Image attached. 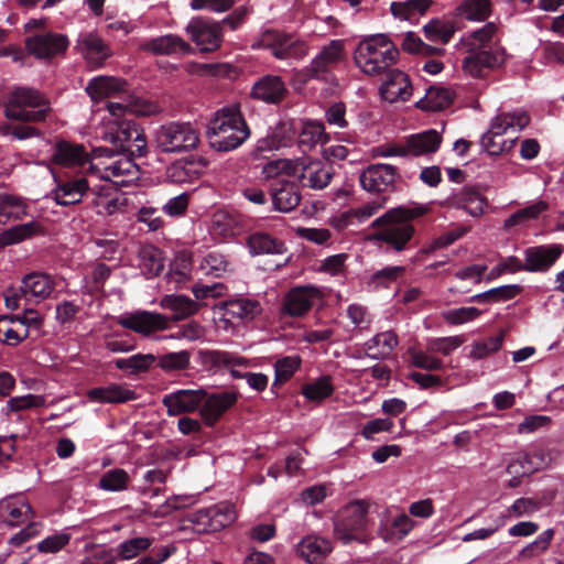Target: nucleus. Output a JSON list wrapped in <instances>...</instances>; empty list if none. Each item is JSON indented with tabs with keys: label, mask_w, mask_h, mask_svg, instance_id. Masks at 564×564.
Listing matches in <instances>:
<instances>
[{
	"label": "nucleus",
	"mask_w": 564,
	"mask_h": 564,
	"mask_svg": "<svg viewBox=\"0 0 564 564\" xmlns=\"http://www.w3.org/2000/svg\"><path fill=\"white\" fill-rule=\"evenodd\" d=\"M199 269L206 275L220 276L228 270V261L218 252H209L202 259Z\"/></svg>",
	"instance_id": "62"
},
{
	"label": "nucleus",
	"mask_w": 564,
	"mask_h": 564,
	"mask_svg": "<svg viewBox=\"0 0 564 564\" xmlns=\"http://www.w3.org/2000/svg\"><path fill=\"white\" fill-rule=\"evenodd\" d=\"M44 405L45 398L43 395L25 394L9 399L3 406V411L22 413V411Z\"/></svg>",
	"instance_id": "60"
},
{
	"label": "nucleus",
	"mask_w": 564,
	"mask_h": 564,
	"mask_svg": "<svg viewBox=\"0 0 564 564\" xmlns=\"http://www.w3.org/2000/svg\"><path fill=\"white\" fill-rule=\"evenodd\" d=\"M186 31L202 52H213L220 46L223 35L219 23L197 19L187 25Z\"/></svg>",
	"instance_id": "21"
},
{
	"label": "nucleus",
	"mask_w": 564,
	"mask_h": 564,
	"mask_svg": "<svg viewBox=\"0 0 564 564\" xmlns=\"http://www.w3.org/2000/svg\"><path fill=\"white\" fill-rule=\"evenodd\" d=\"M156 358L152 354H135L129 358L116 359L115 366L120 370H128L130 373L144 372L151 368Z\"/></svg>",
	"instance_id": "57"
},
{
	"label": "nucleus",
	"mask_w": 564,
	"mask_h": 564,
	"mask_svg": "<svg viewBox=\"0 0 564 564\" xmlns=\"http://www.w3.org/2000/svg\"><path fill=\"white\" fill-rule=\"evenodd\" d=\"M344 40H332L315 55L310 65L304 68L306 78L326 80L328 74L346 59Z\"/></svg>",
	"instance_id": "11"
},
{
	"label": "nucleus",
	"mask_w": 564,
	"mask_h": 564,
	"mask_svg": "<svg viewBox=\"0 0 564 564\" xmlns=\"http://www.w3.org/2000/svg\"><path fill=\"white\" fill-rule=\"evenodd\" d=\"M28 52L39 59H50L62 54L68 47V39L64 34L45 32L25 40Z\"/></svg>",
	"instance_id": "15"
},
{
	"label": "nucleus",
	"mask_w": 564,
	"mask_h": 564,
	"mask_svg": "<svg viewBox=\"0 0 564 564\" xmlns=\"http://www.w3.org/2000/svg\"><path fill=\"white\" fill-rule=\"evenodd\" d=\"M521 291V288L519 285H502L498 288L490 289L486 292L473 295L469 299V302H500V301H508L513 299L516 295H518Z\"/></svg>",
	"instance_id": "58"
},
{
	"label": "nucleus",
	"mask_w": 564,
	"mask_h": 564,
	"mask_svg": "<svg viewBox=\"0 0 564 564\" xmlns=\"http://www.w3.org/2000/svg\"><path fill=\"white\" fill-rule=\"evenodd\" d=\"M530 122L528 112L523 109L501 111L495 116L489 129L481 137V145L491 155H499L511 150L514 139H502L505 134H516Z\"/></svg>",
	"instance_id": "5"
},
{
	"label": "nucleus",
	"mask_w": 564,
	"mask_h": 564,
	"mask_svg": "<svg viewBox=\"0 0 564 564\" xmlns=\"http://www.w3.org/2000/svg\"><path fill=\"white\" fill-rule=\"evenodd\" d=\"M26 215V204L17 196L0 194V224L21 219Z\"/></svg>",
	"instance_id": "51"
},
{
	"label": "nucleus",
	"mask_w": 564,
	"mask_h": 564,
	"mask_svg": "<svg viewBox=\"0 0 564 564\" xmlns=\"http://www.w3.org/2000/svg\"><path fill=\"white\" fill-rule=\"evenodd\" d=\"M90 171L100 180L117 186H127L139 178V166L124 152L109 148L95 150Z\"/></svg>",
	"instance_id": "4"
},
{
	"label": "nucleus",
	"mask_w": 564,
	"mask_h": 564,
	"mask_svg": "<svg viewBox=\"0 0 564 564\" xmlns=\"http://www.w3.org/2000/svg\"><path fill=\"white\" fill-rule=\"evenodd\" d=\"M394 44L383 34L362 40L356 47V65L367 75H378L389 68L398 57Z\"/></svg>",
	"instance_id": "6"
},
{
	"label": "nucleus",
	"mask_w": 564,
	"mask_h": 564,
	"mask_svg": "<svg viewBox=\"0 0 564 564\" xmlns=\"http://www.w3.org/2000/svg\"><path fill=\"white\" fill-rule=\"evenodd\" d=\"M299 163L291 159H278L265 163L262 166V176L265 180L278 178L281 176H295Z\"/></svg>",
	"instance_id": "55"
},
{
	"label": "nucleus",
	"mask_w": 564,
	"mask_h": 564,
	"mask_svg": "<svg viewBox=\"0 0 564 564\" xmlns=\"http://www.w3.org/2000/svg\"><path fill=\"white\" fill-rule=\"evenodd\" d=\"M294 139V131L291 122L280 121L271 128L267 135L258 140L256 145L257 152H269L285 148L291 144Z\"/></svg>",
	"instance_id": "32"
},
{
	"label": "nucleus",
	"mask_w": 564,
	"mask_h": 564,
	"mask_svg": "<svg viewBox=\"0 0 564 564\" xmlns=\"http://www.w3.org/2000/svg\"><path fill=\"white\" fill-rule=\"evenodd\" d=\"M89 197L90 206L97 215L112 216L124 212L126 197L110 184L91 186Z\"/></svg>",
	"instance_id": "14"
},
{
	"label": "nucleus",
	"mask_w": 564,
	"mask_h": 564,
	"mask_svg": "<svg viewBox=\"0 0 564 564\" xmlns=\"http://www.w3.org/2000/svg\"><path fill=\"white\" fill-rule=\"evenodd\" d=\"M139 50L154 55H184L191 46L178 35L165 34L141 42Z\"/></svg>",
	"instance_id": "24"
},
{
	"label": "nucleus",
	"mask_w": 564,
	"mask_h": 564,
	"mask_svg": "<svg viewBox=\"0 0 564 564\" xmlns=\"http://www.w3.org/2000/svg\"><path fill=\"white\" fill-rule=\"evenodd\" d=\"M334 384L329 376H323L312 380L302 387V394L312 402H321L329 398L334 392Z\"/></svg>",
	"instance_id": "52"
},
{
	"label": "nucleus",
	"mask_w": 564,
	"mask_h": 564,
	"mask_svg": "<svg viewBox=\"0 0 564 564\" xmlns=\"http://www.w3.org/2000/svg\"><path fill=\"white\" fill-rule=\"evenodd\" d=\"M210 514L214 520V528L216 531L228 527L237 518L234 506L229 503H219L210 507Z\"/></svg>",
	"instance_id": "64"
},
{
	"label": "nucleus",
	"mask_w": 564,
	"mask_h": 564,
	"mask_svg": "<svg viewBox=\"0 0 564 564\" xmlns=\"http://www.w3.org/2000/svg\"><path fill=\"white\" fill-rule=\"evenodd\" d=\"M247 247L251 256L283 254L286 246L283 240L263 231H256L248 236Z\"/></svg>",
	"instance_id": "36"
},
{
	"label": "nucleus",
	"mask_w": 564,
	"mask_h": 564,
	"mask_svg": "<svg viewBox=\"0 0 564 564\" xmlns=\"http://www.w3.org/2000/svg\"><path fill=\"white\" fill-rule=\"evenodd\" d=\"M237 401V393L224 391L207 395L200 405V415L206 424L213 425Z\"/></svg>",
	"instance_id": "30"
},
{
	"label": "nucleus",
	"mask_w": 564,
	"mask_h": 564,
	"mask_svg": "<svg viewBox=\"0 0 564 564\" xmlns=\"http://www.w3.org/2000/svg\"><path fill=\"white\" fill-rule=\"evenodd\" d=\"M118 324L137 334L149 337L170 327V317L156 312L135 311L119 316Z\"/></svg>",
	"instance_id": "13"
},
{
	"label": "nucleus",
	"mask_w": 564,
	"mask_h": 564,
	"mask_svg": "<svg viewBox=\"0 0 564 564\" xmlns=\"http://www.w3.org/2000/svg\"><path fill=\"white\" fill-rule=\"evenodd\" d=\"M505 52L501 47L482 50L469 53L463 59V69L466 74L475 78L485 77L489 70L503 63Z\"/></svg>",
	"instance_id": "20"
},
{
	"label": "nucleus",
	"mask_w": 564,
	"mask_h": 564,
	"mask_svg": "<svg viewBox=\"0 0 564 564\" xmlns=\"http://www.w3.org/2000/svg\"><path fill=\"white\" fill-rule=\"evenodd\" d=\"M414 521L404 512L393 517L391 520L382 522L379 528V535L390 543H395L404 539L413 529Z\"/></svg>",
	"instance_id": "41"
},
{
	"label": "nucleus",
	"mask_w": 564,
	"mask_h": 564,
	"mask_svg": "<svg viewBox=\"0 0 564 564\" xmlns=\"http://www.w3.org/2000/svg\"><path fill=\"white\" fill-rule=\"evenodd\" d=\"M322 296L316 286L304 285L291 289L284 296L282 312L293 317L306 314Z\"/></svg>",
	"instance_id": "18"
},
{
	"label": "nucleus",
	"mask_w": 564,
	"mask_h": 564,
	"mask_svg": "<svg viewBox=\"0 0 564 564\" xmlns=\"http://www.w3.org/2000/svg\"><path fill=\"white\" fill-rule=\"evenodd\" d=\"M296 163L299 165L294 177H297L304 187L323 189L329 184L333 177L330 166L310 158L296 159Z\"/></svg>",
	"instance_id": "17"
},
{
	"label": "nucleus",
	"mask_w": 564,
	"mask_h": 564,
	"mask_svg": "<svg viewBox=\"0 0 564 564\" xmlns=\"http://www.w3.org/2000/svg\"><path fill=\"white\" fill-rule=\"evenodd\" d=\"M89 182L86 177H76L61 182L52 192L51 197L61 206L78 204L85 194H89Z\"/></svg>",
	"instance_id": "27"
},
{
	"label": "nucleus",
	"mask_w": 564,
	"mask_h": 564,
	"mask_svg": "<svg viewBox=\"0 0 564 564\" xmlns=\"http://www.w3.org/2000/svg\"><path fill=\"white\" fill-rule=\"evenodd\" d=\"M454 94L451 89L442 86H432L421 98L416 106L425 111H440L448 107L453 101Z\"/></svg>",
	"instance_id": "45"
},
{
	"label": "nucleus",
	"mask_w": 564,
	"mask_h": 564,
	"mask_svg": "<svg viewBox=\"0 0 564 564\" xmlns=\"http://www.w3.org/2000/svg\"><path fill=\"white\" fill-rule=\"evenodd\" d=\"M224 319L248 322L256 318L262 311L260 303L253 299L237 297L224 304Z\"/></svg>",
	"instance_id": "33"
},
{
	"label": "nucleus",
	"mask_w": 564,
	"mask_h": 564,
	"mask_svg": "<svg viewBox=\"0 0 564 564\" xmlns=\"http://www.w3.org/2000/svg\"><path fill=\"white\" fill-rule=\"evenodd\" d=\"M138 257L139 265L145 275L156 276L162 272L164 268V258L163 252L159 248L152 245L142 246L139 250Z\"/></svg>",
	"instance_id": "50"
},
{
	"label": "nucleus",
	"mask_w": 564,
	"mask_h": 564,
	"mask_svg": "<svg viewBox=\"0 0 564 564\" xmlns=\"http://www.w3.org/2000/svg\"><path fill=\"white\" fill-rule=\"evenodd\" d=\"M564 248L561 245H546L528 248L524 251L522 268L528 272H545L561 257Z\"/></svg>",
	"instance_id": "22"
},
{
	"label": "nucleus",
	"mask_w": 564,
	"mask_h": 564,
	"mask_svg": "<svg viewBox=\"0 0 564 564\" xmlns=\"http://www.w3.org/2000/svg\"><path fill=\"white\" fill-rule=\"evenodd\" d=\"M481 314V311L474 306L468 307H458L448 310L442 313V317L448 324L452 325H462L478 318Z\"/></svg>",
	"instance_id": "63"
},
{
	"label": "nucleus",
	"mask_w": 564,
	"mask_h": 564,
	"mask_svg": "<svg viewBox=\"0 0 564 564\" xmlns=\"http://www.w3.org/2000/svg\"><path fill=\"white\" fill-rule=\"evenodd\" d=\"M32 509L23 496H11L0 501V522L17 527L30 520Z\"/></svg>",
	"instance_id": "28"
},
{
	"label": "nucleus",
	"mask_w": 564,
	"mask_h": 564,
	"mask_svg": "<svg viewBox=\"0 0 564 564\" xmlns=\"http://www.w3.org/2000/svg\"><path fill=\"white\" fill-rule=\"evenodd\" d=\"M77 48L86 62L93 67L101 66L111 55L108 44L95 32L79 34Z\"/></svg>",
	"instance_id": "23"
},
{
	"label": "nucleus",
	"mask_w": 564,
	"mask_h": 564,
	"mask_svg": "<svg viewBox=\"0 0 564 564\" xmlns=\"http://www.w3.org/2000/svg\"><path fill=\"white\" fill-rule=\"evenodd\" d=\"M206 137L210 148L218 152L239 148L250 137L240 107L231 105L219 109L207 126Z\"/></svg>",
	"instance_id": "2"
},
{
	"label": "nucleus",
	"mask_w": 564,
	"mask_h": 564,
	"mask_svg": "<svg viewBox=\"0 0 564 564\" xmlns=\"http://www.w3.org/2000/svg\"><path fill=\"white\" fill-rule=\"evenodd\" d=\"M87 397L90 401L99 403H123L137 399L133 390L117 383L90 389Z\"/></svg>",
	"instance_id": "39"
},
{
	"label": "nucleus",
	"mask_w": 564,
	"mask_h": 564,
	"mask_svg": "<svg viewBox=\"0 0 564 564\" xmlns=\"http://www.w3.org/2000/svg\"><path fill=\"white\" fill-rule=\"evenodd\" d=\"M271 196L274 209L282 213L291 212L301 202L297 186L289 181L281 182L279 187H272Z\"/></svg>",
	"instance_id": "42"
},
{
	"label": "nucleus",
	"mask_w": 564,
	"mask_h": 564,
	"mask_svg": "<svg viewBox=\"0 0 564 564\" xmlns=\"http://www.w3.org/2000/svg\"><path fill=\"white\" fill-rule=\"evenodd\" d=\"M427 210L423 205L399 206L388 210L372 223V227L379 228L377 239L397 251L405 249L414 235V227L410 221L425 215Z\"/></svg>",
	"instance_id": "3"
},
{
	"label": "nucleus",
	"mask_w": 564,
	"mask_h": 564,
	"mask_svg": "<svg viewBox=\"0 0 564 564\" xmlns=\"http://www.w3.org/2000/svg\"><path fill=\"white\" fill-rule=\"evenodd\" d=\"M496 34L497 25L492 22H489L482 25L481 28L464 35L459 44L468 53L496 48L499 47L498 45L495 44Z\"/></svg>",
	"instance_id": "34"
},
{
	"label": "nucleus",
	"mask_w": 564,
	"mask_h": 564,
	"mask_svg": "<svg viewBox=\"0 0 564 564\" xmlns=\"http://www.w3.org/2000/svg\"><path fill=\"white\" fill-rule=\"evenodd\" d=\"M155 142L164 153H182L196 149L199 135L191 123L171 122L158 129Z\"/></svg>",
	"instance_id": "8"
},
{
	"label": "nucleus",
	"mask_w": 564,
	"mask_h": 564,
	"mask_svg": "<svg viewBox=\"0 0 564 564\" xmlns=\"http://www.w3.org/2000/svg\"><path fill=\"white\" fill-rule=\"evenodd\" d=\"M397 176V169L393 165L377 163L366 167L359 180L364 189L381 193L394 187Z\"/></svg>",
	"instance_id": "19"
},
{
	"label": "nucleus",
	"mask_w": 564,
	"mask_h": 564,
	"mask_svg": "<svg viewBox=\"0 0 564 564\" xmlns=\"http://www.w3.org/2000/svg\"><path fill=\"white\" fill-rule=\"evenodd\" d=\"M380 94L389 102L406 101L412 95L408 75L399 69L389 70L380 87Z\"/></svg>",
	"instance_id": "25"
},
{
	"label": "nucleus",
	"mask_w": 564,
	"mask_h": 564,
	"mask_svg": "<svg viewBox=\"0 0 564 564\" xmlns=\"http://www.w3.org/2000/svg\"><path fill=\"white\" fill-rule=\"evenodd\" d=\"M105 115L96 128L99 138L117 147V150L132 155L147 152L144 131L132 120L124 118V108L120 102L106 104Z\"/></svg>",
	"instance_id": "1"
},
{
	"label": "nucleus",
	"mask_w": 564,
	"mask_h": 564,
	"mask_svg": "<svg viewBox=\"0 0 564 564\" xmlns=\"http://www.w3.org/2000/svg\"><path fill=\"white\" fill-rule=\"evenodd\" d=\"M252 47H267L278 59H301L307 54V45L291 35L278 31H265Z\"/></svg>",
	"instance_id": "12"
},
{
	"label": "nucleus",
	"mask_w": 564,
	"mask_h": 564,
	"mask_svg": "<svg viewBox=\"0 0 564 564\" xmlns=\"http://www.w3.org/2000/svg\"><path fill=\"white\" fill-rule=\"evenodd\" d=\"M299 553L310 564H322L332 552V543L322 536L307 535L297 545Z\"/></svg>",
	"instance_id": "37"
},
{
	"label": "nucleus",
	"mask_w": 564,
	"mask_h": 564,
	"mask_svg": "<svg viewBox=\"0 0 564 564\" xmlns=\"http://www.w3.org/2000/svg\"><path fill=\"white\" fill-rule=\"evenodd\" d=\"M50 107L45 98L33 88L19 87L9 96L4 116L10 120L26 122L45 121Z\"/></svg>",
	"instance_id": "7"
},
{
	"label": "nucleus",
	"mask_w": 564,
	"mask_h": 564,
	"mask_svg": "<svg viewBox=\"0 0 564 564\" xmlns=\"http://www.w3.org/2000/svg\"><path fill=\"white\" fill-rule=\"evenodd\" d=\"M546 209L544 202H538L530 206H527L505 220V228H511L516 225L523 224L528 220L535 219L542 212Z\"/></svg>",
	"instance_id": "61"
},
{
	"label": "nucleus",
	"mask_w": 564,
	"mask_h": 564,
	"mask_svg": "<svg viewBox=\"0 0 564 564\" xmlns=\"http://www.w3.org/2000/svg\"><path fill=\"white\" fill-rule=\"evenodd\" d=\"M425 37L433 43L446 44L455 33V28L451 22H444L438 19L431 20L423 28Z\"/></svg>",
	"instance_id": "54"
},
{
	"label": "nucleus",
	"mask_w": 564,
	"mask_h": 564,
	"mask_svg": "<svg viewBox=\"0 0 564 564\" xmlns=\"http://www.w3.org/2000/svg\"><path fill=\"white\" fill-rule=\"evenodd\" d=\"M189 366L191 352L188 350L170 351L158 358V367L164 372L184 371Z\"/></svg>",
	"instance_id": "53"
},
{
	"label": "nucleus",
	"mask_w": 564,
	"mask_h": 564,
	"mask_svg": "<svg viewBox=\"0 0 564 564\" xmlns=\"http://www.w3.org/2000/svg\"><path fill=\"white\" fill-rule=\"evenodd\" d=\"M206 398L203 389H180L163 397L162 403L169 416L195 412Z\"/></svg>",
	"instance_id": "16"
},
{
	"label": "nucleus",
	"mask_w": 564,
	"mask_h": 564,
	"mask_svg": "<svg viewBox=\"0 0 564 564\" xmlns=\"http://www.w3.org/2000/svg\"><path fill=\"white\" fill-rule=\"evenodd\" d=\"M288 94L284 82L279 76L267 75L256 82L252 86L251 95L253 98L268 104H278L282 101Z\"/></svg>",
	"instance_id": "31"
},
{
	"label": "nucleus",
	"mask_w": 564,
	"mask_h": 564,
	"mask_svg": "<svg viewBox=\"0 0 564 564\" xmlns=\"http://www.w3.org/2000/svg\"><path fill=\"white\" fill-rule=\"evenodd\" d=\"M152 544V540L145 536L133 538L121 542L116 547V556L110 551L102 550L96 553L95 558L104 562V564H115L116 557L122 561H129L147 551Z\"/></svg>",
	"instance_id": "29"
},
{
	"label": "nucleus",
	"mask_w": 564,
	"mask_h": 564,
	"mask_svg": "<svg viewBox=\"0 0 564 564\" xmlns=\"http://www.w3.org/2000/svg\"><path fill=\"white\" fill-rule=\"evenodd\" d=\"M398 345V337L393 332L379 333L365 344L367 355L373 359L388 357Z\"/></svg>",
	"instance_id": "49"
},
{
	"label": "nucleus",
	"mask_w": 564,
	"mask_h": 564,
	"mask_svg": "<svg viewBox=\"0 0 564 564\" xmlns=\"http://www.w3.org/2000/svg\"><path fill=\"white\" fill-rule=\"evenodd\" d=\"M160 307L171 311L170 321L178 322L195 315L199 311V304L186 295L167 294L160 300Z\"/></svg>",
	"instance_id": "38"
},
{
	"label": "nucleus",
	"mask_w": 564,
	"mask_h": 564,
	"mask_svg": "<svg viewBox=\"0 0 564 564\" xmlns=\"http://www.w3.org/2000/svg\"><path fill=\"white\" fill-rule=\"evenodd\" d=\"M43 235H45V228L42 223L32 220L4 230L0 235V247L19 243L33 237Z\"/></svg>",
	"instance_id": "43"
},
{
	"label": "nucleus",
	"mask_w": 564,
	"mask_h": 564,
	"mask_svg": "<svg viewBox=\"0 0 564 564\" xmlns=\"http://www.w3.org/2000/svg\"><path fill=\"white\" fill-rule=\"evenodd\" d=\"M55 286V280L50 274L33 272L23 278L21 291L26 296L43 301L51 296Z\"/></svg>",
	"instance_id": "35"
},
{
	"label": "nucleus",
	"mask_w": 564,
	"mask_h": 564,
	"mask_svg": "<svg viewBox=\"0 0 564 564\" xmlns=\"http://www.w3.org/2000/svg\"><path fill=\"white\" fill-rule=\"evenodd\" d=\"M166 176L172 183H192L198 177L194 162L177 161L167 167Z\"/></svg>",
	"instance_id": "56"
},
{
	"label": "nucleus",
	"mask_w": 564,
	"mask_h": 564,
	"mask_svg": "<svg viewBox=\"0 0 564 564\" xmlns=\"http://www.w3.org/2000/svg\"><path fill=\"white\" fill-rule=\"evenodd\" d=\"M127 83L120 78L99 76L93 78L86 91L94 100L109 98L126 90Z\"/></svg>",
	"instance_id": "44"
},
{
	"label": "nucleus",
	"mask_w": 564,
	"mask_h": 564,
	"mask_svg": "<svg viewBox=\"0 0 564 564\" xmlns=\"http://www.w3.org/2000/svg\"><path fill=\"white\" fill-rule=\"evenodd\" d=\"M129 479L126 470L120 468L111 469L99 479V488L106 491H122L127 489Z\"/></svg>",
	"instance_id": "59"
},
{
	"label": "nucleus",
	"mask_w": 564,
	"mask_h": 564,
	"mask_svg": "<svg viewBox=\"0 0 564 564\" xmlns=\"http://www.w3.org/2000/svg\"><path fill=\"white\" fill-rule=\"evenodd\" d=\"M441 142L442 137L434 129L412 134L405 141L408 155L420 156L434 153L438 150Z\"/></svg>",
	"instance_id": "40"
},
{
	"label": "nucleus",
	"mask_w": 564,
	"mask_h": 564,
	"mask_svg": "<svg viewBox=\"0 0 564 564\" xmlns=\"http://www.w3.org/2000/svg\"><path fill=\"white\" fill-rule=\"evenodd\" d=\"M52 160L63 167H80L88 163L89 155L83 144L58 141L53 148Z\"/></svg>",
	"instance_id": "26"
},
{
	"label": "nucleus",
	"mask_w": 564,
	"mask_h": 564,
	"mask_svg": "<svg viewBox=\"0 0 564 564\" xmlns=\"http://www.w3.org/2000/svg\"><path fill=\"white\" fill-rule=\"evenodd\" d=\"M205 361L215 367H228L235 378L245 379L248 386L258 391H263L269 382L268 377L261 372H241L236 367H247L249 361L240 356L234 355L228 351L208 350L204 352Z\"/></svg>",
	"instance_id": "10"
},
{
	"label": "nucleus",
	"mask_w": 564,
	"mask_h": 564,
	"mask_svg": "<svg viewBox=\"0 0 564 564\" xmlns=\"http://www.w3.org/2000/svg\"><path fill=\"white\" fill-rule=\"evenodd\" d=\"M491 12V0H463L456 8L457 17L473 22L486 21Z\"/></svg>",
	"instance_id": "47"
},
{
	"label": "nucleus",
	"mask_w": 564,
	"mask_h": 564,
	"mask_svg": "<svg viewBox=\"0 0 564 564\" xmlns=\"http://www.w3.org/2000/svg\"><path fill=\"white\" fill-rule=\"evenodd\" d=\"M433 0L393 1L390 6L393 17L400 20L413 21L424 15L431 8Z\"/></svg>",
	"instance_id": "46"
},
{
	"label": "nucleus",
	"mask_w": 564,
	"mask_h": 564,
	"mask_svg": "<svg viewBox=\"0 0 564 564\" xmlns=\"http://www.w3.org/2000/svg\"><path fill=\"white\" fill-rule=\"evenodd\" d=\"M454 204L465 209L470 216L479 217L487 205L486 198L475 188L465 187L454 197Z\"/></svg>",
	"instance_id": "48"
},
{
	"label": "nucleus",
	"mask_w": 564,
	"mask_h": 564,
	"mask_svg": "<svg viewBox=\"0 0 564 564\" xmlns=\"http://www.w3.org/2000/svg\"><path fill=\"white\" fill-rule=\"evenodd\" d=\"M369 506L366 500H354L340 509L334 522V531L338 540L347 544L366 529Z\"/></svg>",
	"instance_id": "9"
}]
</instances>
